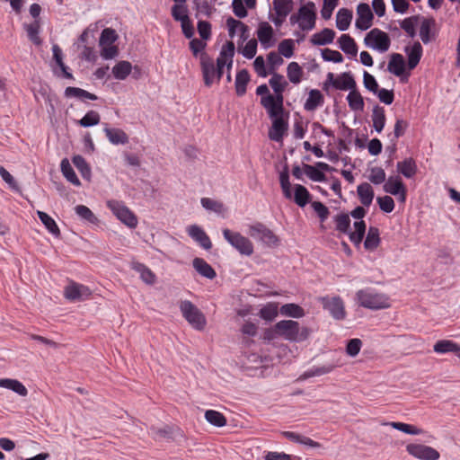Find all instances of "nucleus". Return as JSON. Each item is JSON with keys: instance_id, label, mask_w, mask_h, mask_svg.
Wrapping results in <instances>:
<instances>
[{"instance_id": "nucleus-14", "label": "nucleus", "mask_w": 460, "mask_h": 460, "mask_svg": "<svg viewBox=\"0 0 460 460\" xmlns=\"http://www.w3.org/2000/svg\"><path fill=\"white\" fill-rule=\"evenodd\" d=\"M299 28L302 31H311L315 26V6L312 2L302 5L299 10Z\"/></svg>"}, {"instance_id": "nucleus-12", "label": "nucleus", "mask_w": 460, "mask_h": 460, "mask_svg": "<svg viewBox=\"0 0 460 460\" xmlns=\"http://www.w3.org/2000/svg\"><path fill=\"white\" fill-rule=\"evenodd\" d=\"M406 451L409 455L420 460H438L440 457V454L437 449L423 444H408Z\"/></svg>"}, {"instance_id": "nucleus-57", "label": "nucleus", "mask_w": 460, "mask_h": 460, "mask_svg": "<svg viewBox=\"0 0 460 460\" xmlns=\"http://www.w3.org/2000/svg\"><path fill=\"white\" fill-rule=\"evenodd\" d=\"M295 44L291 39L283 40L279 44V54L285 58H291L294 55Z\"/></svg>"}, {"instance_id": "nucleus-53", "label": "nucleus", "mask_w": 460, "mask_h": 460, "mask_svg": "<svg viewBox=\"0 0 460 460\" xmlns=\"http://www.w3.org/2000/svg\"><path fill=\"white\" fill-rule=\"evenodd\" d=\"M72 162L74 165L77 168V170L81 172L84 178H89L91 175V169L86 163L85 159L80 155H76L72 158Z\"/></svg>"}, {"instance_id": "nucleus-60", "label": "nucleus", "mask_w": 460, "mask_h": 460, "mask_svg": "<svg viewBox=\"0 0 460 460\" xmlns=\"http://www.w3.org/2000/svg\"><path fill=\"white\" fill-rule=\"evenodd\" d=\"M278 315V305L269 303L260 310V316L266 321H272Z\"/></svg>"}, {"instance_id": "nucleus-9", "label": "nucleus", "mask_w": 460, "mask_h": 460, "mask_svg": "<svg viewBox=\"0 0 460 460\" xmlns=\"http://www.w3.org/2000/svg\"><path fill=\"white\" fill-rule=\"evenodd\" d=\"M248 234L252 238H258L268 246H277L279 243L278 236L265 225L257 222L249 226Z\"/></svg>"}, {"instance_id": "nucleus-22", "label": "nucleus", "mask_w": 460, "mask_h": 460, "mask_svg": "<svg viewBox=\"0 0 460 460\" xmlns=\"http://www.w3.org/2000/svg\"><path fill=\"white\" fill-rule=\"evenodd\" d=\"M408 62L407 66L410 70L414 69L420 61L422 57V47L420 42H414L411 48H406Z\"/></svg>"}, {"instance_id": "nucleus-59", "label": "nucleus", "mask_w": 460, "mask_h": 460, "mask_svg": "<svg viewBox=\"0 0 460 460\" xmlns=\"http://www.w3.org/2000/svg\"><path fill=\"white\" fill-rule=\"evenodd\" d=\"M305 173L314 181H325L326 176L325 174L310 164L304 165Z\"/></svg>"}, {"instance_id": "nucleus-54", "label": "nucleus", "mask_w": 460, "mask_h": 460, "mask_svg": "<svg viewBox=\"0 0 460 460\" xmlns=\"http://www.w3.org/2000/svg\"><path fill=\"white\" fill-rule=\"evenodd\" d=\"M100 114L95 111H89L79 121L78 124L84 128H88L99 124Z\"/></svg>"}, {"instance_id": "nucleus-37", "label": "nucleus", "mask_w": 460, "mask_h": 460, "mask_svg": "<svg viewBox=\"0 0 460 460\" xmlns=\"http://www.w3.org/2000/svg\"><path fill=\"white\" fill-rule=\"evenodd\" d=\"M339 45L341 50L348 55L356 56L358 53V46L349 34H342L340 37Z\"/></svg>"}, {"instance_id": "nucleus-15", "label": "nucleus", "mask_w": 460, "mask_h": 460, "mask_svg": "<svg viewBox=\"0 0 460 460\" xmlns=\"http://www.w3.org/2000/svg\"><path fill=\"white\" fill-rule=\"evenodd\" d=\"M64 296L70 301H83L91 297L92 291L88 287L72 281L65 288Z\"/></svg>"}, {"instance_id": "nucleus-64", "label": "nucleus", "mask_w": 460, "mask_h": 460, "mask_svg": "<svg viewBox=\"0 0 460 460\" xmlns=\"http://www.w3.org/2000/svg\"><path fill=\"white\" fill-rule=\"evenodd\" d=\"M374 93L377 95L380 102L386 105L392 104L394 100V93L393 90L378 88Z\"/></svg>"}, {"instance_id": "nucleus-47", "label": "nucleus", "mask_w": 460, "mask_h": 460, "mask_svg": "<svg viewBox=\"0 0 460 460\" xmlns=\"http://www.w3.org/2000/svg\"><path fill=\"white\" fill-rule=\"evenodd\" d=\"M311 194L307 189L300 184L295 186L294 200L299 207H305L310 200Z\"/></svg>"}, {"instance_id": "nucleus-23", "label": "nucleus", "mask_w": 460, "mask_h": 460, "mask_svg": "<svg viewBox=\"0 0 460 460\" xmlns=\"http://www.w3.org/2000/svg\"><path fill=\"white\" fill-rule=\"evenodd\" d=\"M192 265L196 271L202 277L213 279L217 276L215 270L202 258H195L192 261Z\"/></svg>"}, {"instance_id": "nucleus-36", "label": "nucleus", "mask_w": 460, "mask_h": 460, "mask_svg": "<svg viewBox=\"0 0 460 460\" xmlns=\"http://www.w3.org/2000/svg\"><path fill=\"white\" fill-rule=\"evenodd\" d=\"M352 12L347 8H341L336 15V26L340 31H346L351 22Z\"/></svg>"}, {"instance_id": "nucleus-1", "label": "nucleus", "mask_w": 460, "mask_h": 460, "mask_svg": "<svg viewBox=\"0 0 460 460\" xmlns=\"http://www.w3.org/2000/svg\"><path fill=\"white\" fill-rule=\"evenodd\" d=\"M269 84L274 91V95L268 94L261 98V104L266 111H270L271 115H275L277 111L283 110L285 92L288 83L285 80L284 76L280 74L274 73L269 81Z\"/></svg>"}, {"instance_id": "nucleus-52", "label": "nucleus", "mask_w": 460, "mask_h": 460, "mask_svg": "<svg viewBox=\"0 0 460 460\" xmlns=\"http://www.w3.org/2000/svg\"><path fill=\"white\" fill-rule=\"evenodd\" d=\"M200 203L207 210H210L217 214H221L225 211V206L222 202L210 198H202Z\"/></svg>"}, {"instance_id": "nucleus-3", "label": "nucleus", "mask_w": 460, "mask_h": 460, "mask_svg": "<svg viewBox=\"0 0 460 460\" xmlns=\"http://www.w3.org/2000/svg\"><path fill=\"white\" fill-rule=\"evenodd\" d=\"M279 336L289 341H303L310 334L307 327H300L299 323L293 320H282L277 323Z\"/></svg>"}, {"instance_id": "nucleus-17", "label": "nucleus", "mask_w": 460, "mask_h": 460, "mask_svg": "<svg viewBox=\"0 0 460 460\" xmlns=\"http://www.w3.org/2000/svg\"><path fill=\"white\" fill-rule=\"evenodd\" d=\"M387 69L391 74L401 77L402 83L407 82L410 74L405 75V61L402 54L394 53L391 55Z\"/></svg>"}, {"instance_id": "nucleus-2", "label": "nucleus", "mask_w": 460, "mask_h": 460, "mask_svg": "<svg viewBox=\"0 0 460 460\" xmlns=\"http://www.w3.org/2000/svg\"><path fill=\"white\" fill-rule=\"evenodd\" d=\"M356 298L359 305L372 309H385L390 307L389 297L383 293H379L373 288L360 289L356 293Z\"/></svg>"}, {"instance_id": "nucleus-38", "label": "nucleus", "mask_w": 460, "mask_h": 460, "mask_svg": "<svg viewBox=\"0 0 460 460\" xmlns=\"http://www.w3.org/2000/svg\"><path fill=\"white\" fill-rule=\"evenodd\" d=\"M435 26L434 19H424L420 29V37L423 43L427 44L434 40L435 35L431 29Z\"/></svg>"}, {"instance_id": "nucleus-35", "label": "nucleus", "mask_w": 460, "mask_h": 460, "mask_svg": "<svg viewBox=\"0 0 460 460\" xmlns=\"http://www.w3.org/2000/svg\"><path fill=\"white\" fill-rule=\"evenodd\" d=\"M37 215L41 221V223L44 225L46 229L54 236H59L60 235V230L55 222V220L46 212L43 211H37Z\"/></svg>"}, {"instance_id": "nucleus-41", "label": "nucleus", "mask_w": 460, "mask_h": 460, "mask_svg": "<svg viewBox=\"0 0 460 460\" xmlns=\"http://www.w3.org/2000/svg\"><path fill=\"white\" fill-rule=\"evenodd\" d=\"M380 243L379 230L377 227L371 226L368 229L364 246L368 251L376 250Z\"/></svg>"}, {"instance_id": "nucleus-21", "label": "nucleus", "mask_w": 460, "mask_h": 460, "mask_svg": "<svg viewBox=\"0 0 460 460\" xmlns=\"http://www.w3.org/2000/svg\"><path fill=\"white\" fill-rule=\"evenodd\" d=\"M52 53H53V59L56 62L57 66L60 69V74L58 73L56 69H54V74L58 76L62 75L63 77L66 79L73 80L74 76L72 73L68 71V67L65 65L63 61V52L61 48L58 44H54L52 46Z\"/></svg>"}, {"instance_id": "nucleus-44", "label": "nucleus", "mask_w": 460, "mask_h": 460, "mask_svg": "<svg viewBox=\"0 0 460 460\" xmlns=\"http://www.w3.org/2000/svg\"><path fill=\"white\" fill-rule=\"evenodd\" d=\"M287 75L291 83L297 84L302 81L304 71L297 62L293 61L287 67Z\"/></svg>"}, {"instance_id": "nucleus-40", "label": "nucleus", "mask_w": 460, "mask_h": 460, "mask_svg": "<svg viewBox=\"0 0 460 460\" xmlns=\"http://www.w3.org/2000/svg\"><path fill=\"white\" fill-rule=\"evenodd\" d=\"M65 96L66 98L75 97L78 99H88L92 101H95L98 99V97L95 94L89 93L82 88L73 86H68L66 88Z\"/></svg>"}, {"instance_id": "nucleus-16", "label": "nucleus", "mask_w": 460, "mask_h": 460, "mask_svg": "<svg viewBox=\"0 0 460 460\" xmlns=\"http://www.w3.org/2000/svg\"><path fill=\"white\" fill-rule=\"evenodd\" d=\"M199 58L204 83L206 86L209 87L215 78L217 79V68L213 59L206 52H203Z\"/></svg>"}, {"instance_id": "nucleus-61", "label": "nucleus", "mask_w": 460, "mask_h": 460, "mask_svg": "<svg viewBox=\"0 0 460 460\" xmlns=\"http://www.w3.org/2000/svg\"><path fill=\"white\" fill-rule=\"evenodd\" d=\"M368 179L372 183L378 185L385 181L386 174L383 168L376 166L370 169Z\"/></svg>"}, {"instance_id": "nucleus-51", "label": "nucleus", "mask_w": 460, "mask_h": 460, "mask_svg": "<svg viewBox=\"0 0 460 460\" xmlns=\"http://www.w3.org/2000/svg\"><path fill=\"white\" fill-rule=\"evenodd\" d=\"M133 269L140 274L141 279L147 284H153L155 280V275L152 270L142 263H135Z\"/></svg>"}, {"instance_id": "nucleus-27", "label": "nucleus", "mask_w": 460, "mask_h": 460, "mask_svg": "<svg viewBox=\"0 0 460 460\" xmlns=\"http://www.w3.org/2000/svg\"><path fill=\"white\" fill-rule=\"evenodd\" d=\"M334 37L335 31L332 29L325 28L320 32L314 34L311 38V42L313 45L323 46L332 43Z\"/></svg>"}, {"instance_id": "nucleus-34", "label": "nucleus", "mask_w": 460, "mask_h": 460, "mask_svg": "<svg viewBox=\"0 0 460 460\" xmlns=\"http://www.w3.org/2000/svg\"><path fill=\"white\" fill-rule=\"evenodd\" d=\"M250 82V75L246 69L240 70L235 76V92L238 96H243L246 93V87Z\"/></svg>"}, {"instance_id": "nucleus-32", "label": "nucleus", "mask_w": 460, "mask_h": 460, "mask_svg": "<svg viewBox=\"0 0 460 460\" xmlns=\"http://www.w3.org/2000/svg\"><path fill=\"white\" fill-rule=\"evenodd\" d=\"M324 102L323 95L319 90L314 89L309 92L307 100L305 102L304 108L305 111H312L317 107L323 105Z\"/></svg>"}, {"instance_id": "nucleus-46", "label": "nucleus", "mask_w": 460, "mask_h": 460, "mask_svg": "<svg viewBox=\"0 0 460 460\" xmlns=\"http://www.w3.org/2000/svg\"><path fill=\"white\" fill-rule=\"evenodd\" d=\"M60 167L63 175L68 181L75 186L81 185L79 179L66 158L61 161Z\"/></svg>"}, {"instance_id": "nucleus-45", "label": "nucleus", "mask_w": 460, "mask_h": 460, "mask_svg": "<svg viewBox=\"0 0 460 460\" xmlns=\"http://www.w3.org/2000/svg\"><path fill=\"white\" fill-rule=\"evenodd\" d=\"M279 312L282 315L294 318H301L305 315V310L300 305L293 303L283 305Z\"/></svg>"}, {"instance_id": "nucleus-26", "label": "nucleus", "mask_w": 460, "mask_h": 460, "mask_svg": "<svg viewBox=\"0 0 460 460\" xmlns=\"http://www.w3.org/2000/svg\"><path fill=\"white\" fill-rule=\"evenodd\" d=\"M433 349L435 352L444 354L455 352L460 358V346L450 340H441L435 343Z\"/></svg>"}, {"instance_id": "nucleus-28", "label": "nucleus", "mask_w": 460, "mask_h": 460, "mask_svg": "<svg viewBox=\"0 0 460 460\" xmlns=\"http://www.w3.org/2000/svg\"><path fill=\"white\" fill-rule=\"evenodd\" d=\"M104 132L109 141L113 145H125L128 142V135L120 128H106Z\"/></svg>"}, {"instance_id": "nucleus-62", "label": "nucleus", "mask_w": 460, "mask_h": 460, "mask_svg": "<svg viewBox=\"0 0 460 460\" xmlns=\"http://www.w3.org/2000/svg\"><path fill=\"white\" fill-rule=\"evenodd\" d=\"M268 63H269V73L273 75L275 72V70L280 66L284 60L282 58V57L275 52V51H271L268 54Z\"/></svg>"}, {"instance_id": "nucleus-50", "label": "nucleus", "mask_w": 460, "mask_h": 460, "mask_svg": "<svg viewBox=\"0 0 460 460\" xmlns=\"http://www.w3.org/2000/svg\"><path fill=\"white\" fill-rule=\"evenodd\" d=\"M354 228V232L349 233V240L355 244H359L365 235L366 224L363 220L356 221Z\"/></svg>"}, {"instance_id": "nucleus-63", "label": "nucleus", "mask_w": 460, "mask_h": 460, "mask_svg": "<svg viewBox=\"0 0 460 460\" xmlns=\"http://www.w3.org/2000/svg\"><path fill=\"white\" fill-rule=\"evenodd\" d=\"M336 229L341 233L348 234L350 226V218L347 214H340L336 216Z\"/></svg>"}, {"instance_id": "nucleus-25", "label": "nucleus", "mask_w": 460, "mask_h": 460, "mask_svg": "<svg viewBox=\"0 0 460 460\" xmlns=\"http://www.w3.org/2000/svg\"><path fill=\"white\" fill-rule=\"evenodd\" d=\"M383 189L385 192L391 195L397 196L406 188L399 176H391L385 182Z\"/></svg>"}, {"instance_id": "nucleus-8", "label": "nucleus", "mask_w": 460, "mask_h": 460, "mask_svg": "<svg viewBox=\"0 0 460 460\" xmlns=\"http://www.w3.org/2000/svg\"><path fill=\"white\" fill-rule=\"evenodd\" d=\"M365 44L379 52H385L391 46V40L388 34L380 29H372L364 39Z\"/></svg>"}, {"instance_id": "nucleus-31", "label": "nucleus", "mask_w": 460, "mask_h": 460, "mask_svg": "<svg viewBox=\"0 0 460 460\" xmlns=\"http://www.w3.org/2000/svg\"><path fill=\"white\" fill-rule=\"evenodd\" d=\"M0 387L10 389L21 396H26L28 394L27 388L22 383L16 379L2 378L0 379Z\"/></svg>"}, {"instance_id": "nucleus-42", "label": "nucleus", "mask_w": 460, "mask_h": 460, "mask_svg": "<svg viewBox=\"0 0 460 460\" xmlns=\"http://www.w3.org/2000/svg\"><path fill=\"white\" fill-rule=\"evenodd\" d=\"M335 368L334 365H324L321 367H313L304 372L303 375L300 376V380H305L307 378L313 377V376H320L325 374L331 373Z\"/></svg>"}, {"instance_id": "nucleus-18", "label": "nucleus", "mask_w": 460, "mask_h": 460, "mask_svg": "<svg viewBox=\"0 0 460 460\" xmlns=\"http://www.w3.org/2000/svg\"><path fill=\"white\" fill-rule=\"evenodd\" d=\"M357 14L356 27L358 29L366 31L372 26L374 16L367 4H359L357 7Z\"/></svg>"}, {"instance_id": "nucleus-7", "label": "nucleus", "mask_w": 460, "mask_h": 460, "mask_svg": "<svg viewBox=\"0 0 460 460\" xmlns=\"http://www.w3.org/2000/svg\"><path fill=\"white\" fill-rule=\"evenodd\" d=\"M269 117L272 119V125L269 131V137L276 142H280L288 128V117L284 118V109L277 111L275 115H271L270 111H267Z\"/></svg>"}, {"instance_id": "nucleus-19", "label": "nucleus", "mask_w": 460, "mask_h": 460, "mask_svg": "<svg viewBox=\"0 0 460 460\" xmlns=\"http://www.w3.org/2000/svg\"><path fill=\"white\" fill-rule=\"evenodd\" d=\"M257 37L264 49H269L274 45V31L267 22H262L259 24Z\"/></svg>"}, {"instance_id": "nucleus-5", "label": "nucleus", "mask_w": 460, "mask_h": 460, "mask_svg": "<svg viewBox=\"0 0 460 460\" xmlns=\"http://www.w3.org/2000/svg\"><path fill=\"white\" fill-rule=\"evenodd\" d=\"M223 236L234 249L241 254L251 256L253 253V244L252 241L242 235L238 232L231 231L227 228L223 229Z\"/></svg>"}, {"instance_id": "nucleus-29", "label": "nucleus", "mask_w": 460, "mask_h": 460, "mask_svg": "<svg viewBox=\"0 0 460 460\" xmlns=\"http://www.w3.org/2000/svg\"><path fill=\"white\" fill-rule=\"evenodd\" d=\"M397 171L406 178H412L417 172L416 162L412 158H406L398 162L396 164Z\"/></svg>"}, {"instance_id": "nucleus-43", "label": "nucleus", "mask_w": 460, "mask_h": 460, "mask_svg": "<svg viewBox=\"0 0 460 460\" xmlns=\"http://www.w3.org/2000/svg\"><path fill=\"white\" fill-rule=\"evenodd\" d=\"M294 8L293 0H273V10L275 14L288 16Z\"/></svg>"}, {"instance_id": "nucleus-58", "label": "nucleus", "mask_w": 460, "mask_h": 460, "mask_svg": "<svg viewBox=\"0 0 460 460\" xmlns=\"http://www.w3.org/2000/svg\"><path fill=\"white\" fill-rule=\"evenodd\" d=\"M417 16H411L402 20L400 22V26L410 37L412 38L415 36L416 33L415 26L417 24Z\"/></svg>"}, {"instance_id": "nucleus-48", "label": "nucleus", "mask_w": 460, "mask_h": 460, "mask_svg": "<svg viewBox=\"0 0 460 460\" xmlns=\"http://www.w3.org/2000/svg\"><path fill=\"white\" fill-rule=\"evenodd\" d=\"M24 28L30 40H31L35 45H40L41 40L39 36L40 29V20H34L33 22L30 24H25Z\"/></svg>"}, {"instance_id": "nucleus-49", "label": "nucleus", "mask_w": 460, "mask_h": 460, "mask_svg": "<svg viewBox=\"0 0 460 460\" xmlns=\"http://www.w3.org/2000/svg\"><path fill=\"white\" fill-rule=\"evenodd\" d=\"M205 419L208 422L216 427H224L226 424V417L221 412L215 410L206 411Z\"/></svg>"}, {"instance_id": "nucleus-33", "label": "nucleus", "mask_w": 460, "mask_h": 460, "mask_svg": "<svg viewBox=\"0 0 460 460\" xmlns=\"http://www.w3.org/2000/svg\"><path fill=\"white\" fill-rule=\"evenodd\" d=\"M372 121L374 128L380 133L384 129L386 121L385 111L383 107L376 105L373 108Z\"/></svg>"}, {"instance_id": "nucleus-55", "label": "nucleus", "mask_w": 460, "mask_h": 460, "mask_svg": "<svg viewBox=\"0 0 460 460\" xmlns=\"http://www.w3.org/2000/svg\"><path fill=\"white\" fill-rule=\"evenodd\" d=\"M75 213L83 219L89 223L96 224L98 222L97 217L92 212V210L84 205H77L75 208Z\"/></svg>"}, {"instance_id": "nucleus-13", "label": "nucleus", "mask_w": 460, "mask_h": 460, "mask_svg": "<svg viewBox=\"0 0 460 460\" xmlns=\"http://www.w3.org/2000/svg\"><path fill=\"white\" fill-rule=\"evenodd\" d=\"M234 55V44L232 41H227L223 47L217 58V81L220 80L223 75V69L226 66L227 70H230L233 66V58Z\"/></svg>"}, {"instance_id": "nucleus-39", "label": "nucleus", "mask_w": 460, "mask_h": 460, "mask_svg": "<svg viewBox=\"0 0 460 460\" xmlns=\"http://www.w3.org/2000/svg\"><path fill=\"white\" fill-rule=\"evenodd\" d=\"M132 70V65L128 61H119L112 68L113 76L118 80H125Z\"/></svg>"}, {"instance_id": "nucleus-30", "label": "nucleus", "mask_w": 460, "mask_h": 460, "mask_svg": "<svg viewBox=\"0 0 460 460\" xmlns=\"http://www.w3.org/2000/svg\"><path fill=\"white\" fill-rule=\"evenodd\" d=\"M347 102L349 107L353 111H363L365 107L364 99L361 93L357 90V88L351 90L348 96Z\"/></svg>"}, {"instance_id": "nucleus-20", "label": "nucleus", "mask_w": 460, "mask_h": 460, "mask_svg": "<svg viewBox=\"0 0 460 460\" xmlns=\"http://www.w3.org/2000/svg\"><path fill=\"white\" fill-rule=\"evenodd\" d=\"M188 234L203 249L210 250L212 243L207 233L199 226L191 225L187 228Z\"/></svg>"}, {"instance_id": "nucleus-4", "label": "nucleus", "mask_w": 460, "mask_h": 460, "mask_svg": "<svg viewBox=\"0 0 460 460\" xmlns=\"http://www.w3.org/2000/svg\"><path fill=\"white\" fill-rule=\"evenodd\" d=\"M180 309L186 321L196 330L205 328L207 321L201 311L189 300L181 301Z\"/></svg>"}, {"instance_id": "nucleus-11", "label": "nucleus", "mask_w": 460, "mask_h": 460, "mask_svg": "<svg viewBox=\"0 0 460 460\" xmlns=\"http://www.w3.org/2000/svg\"><path fill=\"white\" fill-rule=\"evenodd\" d=\"M329 84H332L335 89L341 91L349 90L350 92L357 88L356 81L349 72L342 73L338 76H335L333 73H328L323 89H327Z\"/></svg>"}, {"instance_id": "nucleus-10", "label": "nucleus", "mask_w": 460, "mask_h": 460, "mask_svg": "<svg viewBox=\"0 0 460 460\" xmlns=\"http://www.w3.org/2000/svg\"><path fill=\"white\" fill-rule=\"evenodd\" d=\"M324 310H327L330 314L336 320H343L346 317V311L343 300L338 296H321L318 299Z\"/></svg>"}, {"instance_id": "nucleus-6", "label": "nucleus", "mask_w": 460, "mask_h": 460, "mask_svg": "<svg viewBox=\"0 0 460 460\" xmlns=\"http://www.w3.org/2000/svg\"><path fill=\"white\" fill-rule=\"evenodd\" d=\"M107 207L112 211L116 217L130 228L137 226V218L135 214L122 202L119 200H109Z\"/></svg>"}, {"instance_id": "nucleus-56", "label": "nucleus", "mask_w": 460, "mask_h": 460, "mask_svg": "<svg viewBox=\"0 0 460 460\" xmlns=\"http://www.w3.org/2000/svg\"><path fill=\"white\" fill-rule=\"evenodd\" d=\"M118 39V34L116 31L111 28H105L100 36L99 44L100 45H111L114 44V42Z\"/></svg>"}, {"instance_id": "nucleus-24", "label": "nucleus", "mask_w": 460, "mask_h": 460, "mask_svg": "<svg viewBox=\"0 0 460 460\" xmlns=\"http://www.w3.org/2000/svg\"><path fill=\"white\" fill-rule=\"evenodd\" d=\"M357 192L361 204L365 207H369L374 199V190L372 186L367 182L359 184L357 188Z\"/></svg>"}]
</instances>
